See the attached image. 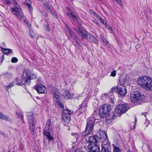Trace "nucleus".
<instances>
[{
	"label": "nucleus",
	"instance_id": "49530a36",
	"mask_svg": "<svg viewBox=\"0 0 152 152\" xmlns=\"http://www.w3.org/2000/svg\"><path fill=\"white\" fill-rule=\"evenodd\" d=\"M71 135L74 136L75 137L77 138H78V134L77 133H71Z\"/></svg>",
	"mask_w": 152,
	"mask_h": 152
},
{
	"label": "nucleus",
	"instance_id": "13d9d810",
	"mask_svg": "<svg viewBox=\"0 0 152 152\" xmlns=\"http://www.w3.org/2000/svg\"><path fill=\"white\" fill-rule=\"evenodd\" d=\"M91 12L94 15L96 13V12H95L94 10H90Z\"/></svg>",
	"mask_w": 152,
	"mask_h": 152
},
{
	"label": "nucleus",
	"instance_id": "2f4dec72",
	"mask_svg": "<svg viewBox=\"0 0 152 152\" xmlns=\"http://www.w3.org/2000/svg\"><path fill=\"white\" fill-rule=\"evenodd\" d=\"M51 130L46 129H45L43 131V134L47 137L50 134V132Z\"/></svg>",
	"mask_w": 152,
	"mask_h": 152
},
{
	"label": "nucleus",
	"instance_id": "72a5a7b5",
	"mask_svg": "<svg viewBox=\"0 0 152 152\" xmlns=\"http://www.w3.org/2000/svg\"><path fill=\"white\" fill-rule=\"evenodd\" d=\"M13 14L16 15V16L19 18L21 19L22 18V11L17 12H13Z\"/></svg>",
	"mask_w": 152,
	"mask_h": 152
},
{
	"label": "nucleus",
	"instance_id": "aec40b11",
	"mask_svg": "<svg viewBox=\"0 0 152 152\" xmlns=\"http://www.w3.org/2000/svg\"><path fill=\"white\" fill-rule=\"evenodd\" d=\"M117 113H115L114 112H111L110 113H109L107 114L108 119L110 120L115 119L117 116Z\"/></svg>",
	"mask_w": 152,
	"mask_h": 152
},
{
	"label": "nucleus",
	"instance_id": "774afa93",
	"mask_svg": "<svg viewBox=\"0 0 152 152\" xmlns=\"http://www.w3.org/2000/svg\"><path fill=\"white\" fill-rule=\"evenodd\" d=\"M2 44L3 45H5V44L4 42H3Z\"/></svg>",
	"mask_w": 152,
	"mask_h": 152
},
{
	"label": "nucleus",
	"instance_id": "f3484780",
	"mask_svg": "<svg viewBox=\"0 0 152 152\" xmlns=\"http://www.w3.org/2000/svg\"><path fill=\"white\" fill-rule=\"evenodd\" d=\"M86 142H89L90 143V144H93L94 143L95 144L97 143L96 138L93 136L86 137Z\"/></svg>",
	"mask_w": 152,
	"mask_h": 152
},
{
	"label": "nucleus",
	"instance_id": "4468645a",
	"mask_svg": "<svg viewBox=\"0 0 152 152\" xmlns=\"http://www.w3.org/2000/svg\"><path fill=\"white\" fill-rule=\"evenodd\" d=\"M66 9L67 11V15L68 17L72 18L74 21H77L78 19L77 16L76 15V13L70 8L68 7H66Z\"/></svg>",
	"mask_w": 152,
	"mask_h": 152
},
{
	"label": "nucleus",
	"instance_id": "c9c22d12",
	"mask_svg": "<svg viewBox=\"0 0 152 152\" xmlns=\"http://www.w3.org/2000/svg\"><path fill=\"white\" fill-rule=\"evenodd\" d=\"M13 82L14 83H15L17 85H21L22 84V85H23V84L21 83V82H20L19 81L18 78L17 77L15 79Z\"/></svg>",
	"mask_w": 152,
	"mask_h": 152
},
{
	"label": "nucleus",
	"instance_id": "6e6d98bb",
	"mask_svg": "<svg viewBox=\"0 0 152 152\" xmlns=\"http://www.w3.org/2000/svg\"><path fill=\"white\" fill-rule=\"evenodd\" d=\"M77 21L78 24H79L80 25H82V23L81 22V21L78 20L77 19Z\"/></svg>",
	"mask_w": 152,
	"mask_h": 152
},
{
	"label": "nucleus",
	"instance_id": "58836bf2",
	"mask_svg": "<svg viewBox=\"0 0 152 152\" xmlns=\"http://www.w3.org/2000/svg\"><path fill=\"white\" fill-rule=\"evenodd\" d=\"M99 20L104 26H106V24H107V23L105 21L104 19L101 17L99 19Z\"/></svg>",
	"mask_w": 152,
	"mask_h": 152
},
{
	"label": "nucleus",
	"instance_id": "e2e57ef3",
	"mask_svg": "<svg viewBox=\"0 0 152 152\" xmlns=\"http://www.w3.org/2000/svg\"><path fill=\"white\" fill-rule=\"evenodd\" d=\"M21 120H22L23 123L24 124H25V121L23 119H22Z\"/></svg>",
	"mask_w": 152,
	"mask_h": 152
},
{
	"label": "nucleus",
	"instance_id": "cd10ccee",
	"mask_svg": "<svg viewBox=\"0 0 152 152\" xmlns=\"http://www.w3.org/2000/svg\"><path fill=\"white\" fill-rule=\"evenodd\" d=\"M126 80L125 78H120L119 80V82L118 83V86H124Z\"/></svg>",
	"mask_w": 152,
	"mask_h": 152
},
{
	"label": "nucleus",
	"instance_id": "0e129e2a",
	"mask_svg": "<svg viewBox=\"0 0 152 152\" xmlns=\"http://www.w3.org/2000/svg\"><path fill=\"white\" fill-rule=\"evenodd\" d=\"M134 122H135V123H136V122H137V119L136 118H135V119L134 120Z\"/></svg>",
	"mask_w": 152,
	"mask_h": 152
},
{
	"label": "nucleus",
	"instance_id": "20e7f679",
	"mask_svg": "<svg viewBox=\"0 0 152 152\" xmlns=\"http://www.w3.org/2000/svg\"><path fill=\"white\" fill-rule=\"evenodd\" d=\"M95 122L94 119H92L89 118L87 119L85 131L82 133V136L86 137L93 133L94 131V127Z\"/></svg>",
	"mask_w": 152,
	"mask_h": 152
},
{
	"label": "nucleus",
	"instance_id": "bf43d9fd",
	"mask_svg": "<svg viewBox=\"0 0 152 152\" xmlns=\"http://www.w3.org/2000/svg\"><path fill=\"white\" fill-rule=\"evenodd\" d=\"M4 55H3L2 56V59L1 61V62H2V61L4 60Z\"/></svg>",
	"mask_w": 152,
	"mask_h": 152
},
{
	"label": "nucleus",
	"instance_id": "9d476101",
	"mask_svg": "<svg viewBox=\"0 0 152 152\" xmlns=\"http://www.w3.org/2000/svg\"><path fill=\"white\" fill-rule=\"evenodd\" d=\"M68 32L69 36L74 40L76 44L80 47H82V44L80 42V40L77 38V37L73 31L70 29H69L68 30Z\"/></svg>",
	"mask_w": 152,
	"mask_h": 152
},
{
	"label": "nucleus",
	"instance_id": "7ed1b4c3",
	"mask_svg": "<svg viewBox=\"0 0 152 152\" xmlns=\"http://www.w3.org/2000/svg\"><path fill=\"white\" fill-rule=\"evenodd\" d=\"M37 77L35 74L31 73L28 69L24 70L21 78V83L26 87L29 86L31 83L30 80L36 79Z\"/></svg>",
	"mask_w": 152,
	"mask_h": 152
},
{
	"label": "nucleus",
	"instance_id": "dca6fc26",
	"mask_svg": "<svg viewBox=\"0 0 152 152\" xmlns=\"http://www.w3.org/2000/svg\"><path fill=\"white\" fill-rule=\"evenodd\" d=\"M87 103L86 101H83L82 103L80 105L77 112L79 113V115L82 114L87 109Z\"/></svg>",
	"mask_w": 152,
	"mask_h": 152
},
{
	"label": "nucleus",
	"instance_id": "4be33fe9",
	"mask_svg": "<svg viewBox=\"0 0 152 152\" xmlns=\"http://www.w3.org/2000/svg\"><path fill=\"white\" fill-rule=\"evenodd\" d=\"M29 123V129L31 134L34 135L35 131V126L34 123Z\"/></svg>",
	"mask_w": 152,
	"mask_h": 152
},
{
	"label": "nucleus",
	"instance_id": "4d7b16f0",
	"mask_svg": "<svg viewBox=\"0 0 152 152\" xmlns=\"http://www.w3.org/2000/svg\"><path fill=\"white\" fill-rule=\"evenodd\" d=\"M11 1L15 4L16 5L18 4L17 2L15 0H12Z\"/></svg>",
	"mask_w": 152,
	"mask_h": 152
},
{
	"label": "nucleus",
	"instance_id": "1a4fd4ad",
	"mask_svg": "<svg viewBox=\"0 0 152 152\" xmlns=\"http://www.w3.org/2000/svg\"><path fill=\"white\" fill-rule=\"evenodd\" d=\"M128 110L127 105L125 104H119L117 105L115 108V112L118 114V116L126 112Z\"/></svg>",
	"mask_w": 152,
	"mask_h": 152
},
{
	"label": "nucleus",
	"instance_id": "680f3d73",
	"mask_svg": "<svg viewBox=\"0 0 152 152\" xmlns=\"http://www.w3.org/2000/svg\"><path fill=\"white\" fill-rule=\"evenodd\" d=\"M95 24L97 25L98 26H99V23L97 22H95Z\"/></svg>",
	"mask_w": 152,
	"mask_h": 152
},
{
	"label": "nucleus",
	"instance_id": "f03ea898",
	"mask_svg": "<svg viewBox=\"0 0 152 152\" xmlns=\"http://www.w3.org/2000/svg\"><path fill=\"white\" fill-rule=\"evenodd\" d=\"M138 84L141 87L148 91H152V78L148 76L138 78L137 80Z\"/></svg>",
	"mask_w": 152,
	"mask_h": 152
},
{
	"label": "nucleus",
	"instance_id": "8fccbe9b",
	"mask_svg": "<svg viewBox=\"0 0 152 152\" xmlns=\"http://www.w3.org/2000/svg\"><path fill=\"white\" fill-rule=\"evenodd\" d=\"M46 30L47 31H50V28L49 26L48 25L46 26Z\"/></svg>",
	"mask_w": 152,
	"mask_h": 152
},
{
	"label": "nucleus",
	"instance_id": "9b49d317",
	"mask_svg": "<svg viewBox=\"0 0 152 152\" xmlns=\"http://www.w3.org/2000/svg\"><path fill=\"white\" fill-rule=\"evenodd\" d=\"M116 87L113 88L110 90V92L108 94H104V96L105 99H107V100H109L110 102L113 103H114V100L113 92L114 90H115V91H116Z\"/></svg>",
	"mask_w": 152,
	"mask_h": 152
},
{
	"label": "nucleus",
	"instance_id": "79ce46f5",
	"mask_svg": "<svg viewBox=\"0 0 152 152\" xmlns=\"http://www.w3.org/2000/svg\"><path fill=\"white\" fill-rule=\"evenodd\" d=\"M24 21L25 23L28 26V27L29 29L30 28H31V25L30 23H29V22L27 20H24Z\"/></svg>",
	"mask_w": 152,
	"mask_h": 152
},
{
	"label": "nucleus",
	"instance_id": "09e8293b",
	"mask_svg": "<svg viewBox=\"0 0 152 152\" xmlns=\"http://www.w3.org/2000/svg\"><path fill=\"white\" fill-rule=\"evenodd\" d=\"M4 3L9 5L11 4V2L9 0H6Z\"/></svg>",
	"mask_w": 152,
	"mask_h": 152
},
{
	"label": "nucleus",
	"instance_id": "a18cd8bd",
	"mask_svg": "<svg viewBox=\"0 0 152 152\" xmlns=\"http://www.w3.org/2000/svg\"><path fill=\"white\" fill-rule=\"evenodd\" d=\"M106 27L108 29V30H110L111 31H113V30L111 26L108 25L107 24H106V26H104Z\"/></svg>",
	"mask_w": 152,
	"mask_h": 152
},
{
	"label": "nucleus",
	"instance_id": "a211bd4d",
	"mask_svg": "<svg viewBox=\"0 0 152 152\" xmlns=\"http://www.w3.org/2000/svg\"><path fill=\"white\" fill-rule=\"evenodd\" d=\"M100 117L99 113L98 112L97 110H94L93 113L92 114L91 117L92 119H94V121L96 120H98L99 119V117Z\"/></svg>",
	"mask_w": 152,
	"mask_h": 152
},
{
	"label": "nucleus",
	"instance_id": "5701e85b",
	"mask_svg": "<svg viewBox=\"0 0 152 152\" xmlns=\"http://www.w3.org/2000/svg\"><path fill=\"white\" fill-rule=\"evenodd\" d=\"M1 51L3 52L4 54L9 55L10 54H13L12 50L10 49L4 48H1Z\"/></svg>",
	"mask_w": 152,
	"mask_h": 152
},
{
	"label": "nucleus",
	"instance_id": "ea45409f",
	"mask_svg": "<svg viewBox=\"0 0 152 152\" xmlns=\"http://www.w3.org/2000/svg\"><path fill=\"white\" fill-rule=\"evenodd\" d=\"M11 61L12 63H16L18 62V59L14 57L12 58Z\"/></svg>",
	"mask_w": 152,
	"mask_h": 152
},
{
	"label": "nucleus",
	"instance_id": "412c9836",
	"mask_svg": "<svg viewBox=\"0 0 152 152\" xmlns=\"http://www.w3.org/2000/svg\"><path fill=\"white\" fill-rule=\"evenodd\" d=\"M27 116L28 118L29 123H34V120L33 118V114L31 112H29L27 114Z\"/></svg>",
	"mask_w": 152,
	"mask_h": 152
},
{
	"label": "nucleus",
	"instance_id": "338daca9",
	"mask_svg": "<svg viewBox=\"0 0 152 152\" xmlns=\"http://www.w3.org/2000/svg\"><path fill=\"white\" fill-rule=\"evenodd\" d=\"M128 152H132V151H131L129 150L128 151Z\"/></svg>",
	"mask_w": 152,
	"mask_h": 152
},
{
	"label": "nucleus",
	"instance_id": "6ab92c4d",
	"mask_svg": "<svg viewBox=\"0 0 152 152\" xmlns=\"http://www.w3.org/2000/svg\"><path fill=\"white\" fill-rule=\"evenodd\" d=\"M61 95L63 96L66 99L70 98L71 96L69 91L64 89H63L61 91Z\"/></svg>",
	"mask_w": 152,
	"mask_h": 152
},
{
	"label": "nucleus",
	"instance_id": "2eb2a0df",
	"mask_svg": "<svg viewBox=\"0 0 152 152\" xmlns=\"http://www.w3.org/2000/svg\"><path fill=\"white\" fill-rule=\"evenodd\" d=\"M34 88L39 94L45 93L46 91L45 87L41 84H37L34 86Z\"/></svg>",
	"mask_w": 152,
	"mask_h": 152
},
{
	"label": "nucleus",
	"instance_id": "393cba45",
	"mask_svg": "<svg viewBox=\"0 0 152 152\" xmlns=\"http://www.w3.org/2000/svg\"><path fill=\"white\" fill-rule=\"evenodd\" d=\"M0 119L8 121H11L10 119L8 116L4 114L1 112H0Z\"/></svg>",
	"mask_w": 152,
	"mask_h": 152
},
{
	"label": "nucleus",
	"instance_id": "c03bdc74",
	"mask_svg": "<svg viewBox=\"0 0 152 152\" xmlns=\"http://www.w3.org/2000/svg\"><path fill=\"white\" fill-rule=\"evenodd\" d=\"M116 71L115 70H114L111 73V76L113 77H115L116 75Z\"/></svg>",
	"mask_w": 152,
	"mask_h": 152
},
{
	"label": "nucleus",
	"instance_id": "5fc2aeb1",
	"mask_svg": "<svg viewBox=\"0 0 152 152\" xmlns=\"http://www.w3.org/2000/svg\"><path fill=\"white\" fill-rule=\"evenodd\" d=\"M74 152H83L80 149H76Z\"/></svg>",
	"mask_w": 152,
	"mask_h": 152
},
{
	"label": "nucleus",
	"instance_id": "864d4df0",
	"mask_svg": "<svg viewBox=\"0 0 152 152\" xmlns=\"http://www.w3.org/2000/svg\"><path fill=\"white\" fill-rule=\"evenodd\" d=\"M94 15L97 18H98L99 19L101 17L99 15H98L96 13Z\"/></svg>",
	"mask_w": 152,
	"mask_h": 152
},
{
	"label": "nucleus",
	"instance_id": "6e6552de",
	"mask_svg": "<svg viewBox=\"0 0 152 152\" xmlns=\"http://www.w3.org/2000/svg\"><path fill=\"white\" fill-rule=\"evenodd\" d=\"M56 90L55 88L52 89V93L53 97V100L58 106L63 108L64 107V105L61 102L60 96L58 95V93Z\"/></svg>",
	"mask_w": 152,
	"mask_h": 152
},
{
	"label": "nucleus",
	"instance_id": "c756f323",
	"mask_svg": "<svg viewBox=\"0 0 152 152\" xmlns=\"http://www.w3.org/2000/svg\"><path fill=\"white\" fill-rule=\"evenodd\" d=\"M2 75L6 79L11 78L12 77V75L9 72H7L6 73H3Z\"/></svg>",
	"mask_w": 152,
	"mask_h": 152
},
{
	"label": "nucleus",
	"instance_id": "de8ad7c7",
	"mask_svg": "<svg viewBox=\"0 0 152 152\" xmlns=\"http://www.w3.org/2000/svg\"><path fill=\"white\" fill-rule=\"evenodd\" d=\"M47 138L49 140H53L54 139L53 137L51 136L50 134L47 137Z\"/></svg>",
	"mask_w": 152,
	"mask_h": 152
},
{
	"label": "nucleus",
	"instance_id": "423d86ee",
	"mask_svg": "<svg viewBox=\"0 0 152 152\" xmlns=\"http://www.w3.org/2000/svg\"><path fill=\"white\" fill-rule=\"evenodd\" d=\"M103 135V137H101L100 134V138L101 142H102V149L100 152H111V151L107 148V145H108L109 142L108 141V137L106 133H104L102 135Z\"/></svg>",
	"mask_w": 152,
	"mask_h": 152
},
{
	"label": "nucleus",
	"instance_id": "a19ab883",
	"mask_svg": "<svg viewBox=\"0 0 152 152\" xmlns=\"http://www.w3.org/2000/svg\"><path fill=\"white\" fill-rule=\"evenodd\" d=\"M16 114L18 115V117L20 119H23V115L22 113H20L18 114V113H16Z\"/></svg>",
	"mask_w": 152,
	"mask_h": 152
},
{
	"label": "nucleus",
	"instance_id": "ddd939ff",
	"mask_svg": "<svg viewBox=\"0 0 152 152\" xmlns=\"http://www.w3.org/2000/svg\"><path fill=\"white\" fill-rule=\"evenodd\" d=\"M97 143L93 144H89L87 148L89 152H100V148L99 145H97Z\"/></svg>",
	"mask_w": 152,
	"mask_h": 152
},
{
	"label": "nucleus",
	"instance_id": "0eeeda50",
	"mask_svg": "<svg viewBox=\"0 0 152 152\" xmlns=\"http://www.w3.org/2000/svg\"><path fill=\"white\" fill-rule=\"evenodd\" d=\"M111 107L110 104H105L102 105L99 108V112L101 118L106 116L107 114L111 111Z\"/></svg>",
	"mask_w": 152,
	"mask_h": 152
},
{
	"label": "nucleus",
	"instance_id": "e433bc0d",
	"mask_svg": "<svg viewBox=\"0 0 152 152\" xmlns=\"http://www.w3.org/2000/svg\"><path fill=\"white\" fill-rule=\"evenodd\" d=\"M44 6L45 7V9L47 10V11H48V9H50V6L49 4L47 2H46L45 3H44Z\"/></svg>",
	"mask_w": 152,
	"mask_h": 152
},
{
	"label": "nucleus",
	"instance_id": "f257e3e1",
	"mask_svg": "<svg viewBox=\"0 0 152 152\" xmlns=\"http://www.w3.org/2000/svg\"><path fill=\"white\" fill-rule=\"evenodd\" d=\"M74 30L83 39H87L89 37L90 41L93 43L98 44V41L93 35L90 34L86 29L81 27H75Z\"/></svg>",
	"mask_w": 152,
	"mask_h": 152
},
{
	"label": "nucleus",
	"instance_id": "473e14b6",
	"mask_svg": "<svg viewBox=\"0 0 152 152\" xmlns=\"http://www.w3.org/2000/svg\"><path fill=\"white\" fill-rule=\"evenodd\" d=\"M62 115H68V114H69L70 115L72 114V113L68 109H64L62 111Z\"/></svg>",
	"mask_w": 152,
	"mask_h": 152
},
{
	"label": "nucleus",
	"instance_id": "b1692460",
	"mask_svg": "<svg viewBox=\"0 0 152 152\" xmlns=\"http://www.w3.org/2000/svg\"><path fill=\"white\" fill-rule=\"evenodd\" d=\"M70 115L68 114V115H62V118L64 121L67 123H69L70 121Z\"/></svg>",
	"mask_w": 152,
	"mask_h": 152
},
{
	"label": "nucleus",
	"instance_id": "69168bd1",
	"mask_svg": "<svg viewBox=\"0 0 152 152\" xmlns=\"http://www.w3.org/2000/svg\"><path fill=\"white\" fill-rule=\"evenodd\" d=\"M101 48L102 49H103V51H104V49H103V48H102V47H101Z\"/></svg>",
	"mask_w": 152,
	"mask_h": 152
},
{
	"label": "nucleus",
	"instance_id": "603ef678",
	"mask_svg": "<svg viewBox=\"0 0 152 152\" xmlns=\"http://www.w3.org/2000/svg\"><path fill=\"white\" fill-rule=\"evenodd\" d=\"M102 39V41H103V42L104 43H105V44L107 45L108 44H109V43H108V42L105 39Z\"/></svg>",
	"mask_w": 152,
	"mask_h": 152
},
{
	"label": "nucleus",
	"instance_id": "f8f14e48",
	"mask_svg": "<svg viewBox=\"0 0 152 152\" xmlns=\"http://www.w3.org/2000/svg\"><path fill=\"white\" fill-rule=\"evenodd\" d=\"M117 92L119 95L121 97H124L127 93L126 88L124 86H118L116 87Z\"/></svg>",
	"mask_w": 152,
	"mask_h": 152
},
{
	"label": "nucleus",
	"instance_id": "f704fd0d",
	"mask_svg": "<svg viewBox=\"0 0 152 152\" xmlns=\"http://www.w3.org/2000/svg\"><path fill=\"white\" fill-rule=\"evenodd\" d=\"M29 32L30 34V36L31 37L33 38L35 37L36 34L35 32L33 30L30 28L29 29Z\"/></svg>",
	"mask_w": 152,
	"mask_h": 152
},
{
	"label": "nucleus",
	"instance_id": "3c124183",
	"mask_svg": "<svg viewBox=\"0 0 152 152\" xmlns=\"http://www.w3.org/2000/svg\"><path fill=\"white\" fill-rule=\"evenodd\" d=\"M50 13L54 17L56 18L57 17V15L54 12V11L53 10V11H51V13Z\"/></svg>",
	"mask_w": 152,
	"mask_h": 152
},
{
	"label": "nucleus",
	"instance_id": "39448f33",
	"mask_svg": "<svg viewBox=\"0 0 152 152\" xmlns=\"http://www.w3.org/2000/svg\"><path fill=\"white\" fill-rule=\"evenodd\" d=\"M145 98V96L141 95L139 92H134L131 94L130 99L132 102L139 104L142 103Z\"/></svg>",
	"mask_w": 152,
	"mask_h": 152
},
{
	"label": "nucleus",
	"instance_id": "7c9ffc66",
	"mask_svg": "<svg viewBox=\"0 0 152 152\" xmlns=\"http://www.w3.org/2000/svg\"><path fill=\"white\" fill-rule=\"evenodd\" d=\"M113 152H121V150L118 146L115 145L114 144H113Z\"/></svg>",
	"mask_w": 152,
	"mask_h": 152
},
{
	"label": "nucleus",
	"instance_id": "4c0bfd02",
	"mask_svg": "<svg viewBox=\"0 0 152 152\" xmlns=\"http://www.w3.org/2000/svg\"><path fill=\"white\" fill-rule=\"evenodd\" d=\"M14 86V83L13 82L12 83H11L9 85L5 86V87H6V88L9 89V88H12Z\"/></svg>",
	"mask_w": 152,
	"mask_h": 152
},
{
	"label": "nucleus",
	"instance_id": "37998d69",
	"mask_svg": "<svg viewBox=\"0 0 152 152\" xmlns=\"http://www.w3.org/2000/svg\"><path fill=\"white\" fill-rule=\"evenodd\" d=\"M115 1H116L117 4L120 5L121 7H123V4L121 3V1L120 0H115Z\"/></svg>",
	"mask_w": 152,
	"mask_h": 152
},
{
	"label": "nucleus",
	"instance_id": "a878e982",
	"mask_svg": "<svg viewBox=\"0 0 152 152\" xmlns=\"http://www.w3.org/2000/svg\"><path fill=\"white\" fill-rule=\"evenodd\" d=\"M16 5L14 4L15 6V7H12L11 9L12 10V11L13 12H19L21 11V9L20 7L18 4L15 6Z\"/></svg>",
	"mask_w": 152,
	"mask_h": 152
},
{
	"label": "nucleus",
	"instance_id": "052dcab7",
	"mask_svg": "<svg viewBox=\"0 0 152 152\" xmlns=\"http://www.w3.org/2000/svg\"><path fill=\"white\" fill-rule=\"evenodd\" d=\"M48 10H49V13H51V11H53V10H52L51 9H50H50H48Z\"/></svg>",
	"mask_w": 152,
	"mask_h": 152
},
{
	"label": "nucleus",
	"instance_id": "bb28decb",
	"mask_svg": "<svg viewBox=\"0 0 152 152\" xmlns=\"http://www.w3.org/2000/svg\"><path fill=\"white\" fill-rule=\"evenodd\" d=\"M25 4L26 6L28 7L29 11L31 12H32V8L31 6V2L28 0H26L25 2Z\"/></svg>",
	"mask_w": 152,
	"mask_h": 152
},
{
	"label": "nucleus",
	"instance_id": "c85d7f7f",
	"mask_svg": "<svg viewBox=\"0 0 152 152\" xmlns=\"http://www.w3.org/2000/svg\"><path fill=\"white\" fill-rule=\"evenodd\" d=\"M45 129H48L51 130V126L50 120L48 119L47 121Z\"/></svg>",
	"mask_w": 152,
	"mask_h": 152
}]
</instances>
